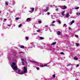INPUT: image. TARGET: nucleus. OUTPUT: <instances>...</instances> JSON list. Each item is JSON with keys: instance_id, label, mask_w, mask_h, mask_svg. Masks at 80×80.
Here are the masks:
<instances>
[{"instance_id": "obj_1", "label": "nucleus", "mask_w": 80, "mask_h": 80, "mask_svg": "<svg viewBox=\"0 0 80 80\" xmlns=\"http://www.w3.org/2000/svg\"><path fill=\"white\" fill-rule=\"evenodd\" d=\"M23 70L24 71L22 73L20 72V70L18 69L17 73H18V74H20V75H22L23 74H25V73H26L27 72V68H26L25 67H24Z\"/></svg>"}, {"instance_id": "obj_2", "label": "nucleus", "mask_w": 80, "mask_h": 80, "mask_svg": "<svg viewBox=\"0 0 80 80\" xmlns=\"http://www.w3.org/2000/svg\"><path fill=\"white\" fill-rule=\"evenodd\" d=\"M16 65V63L15 62H13L12 63V67L15 70H17L18 69L17 68V66H15Z\"/></svg>"}, {"instance_id": "obj_3", "label": "nucleus", "mask_w": 80, "mask_h": 80, "mask_svg": "<svg viewBox=\"0 0 80 80\" xmlns=\"http://www.w3.org/2000/svg\"><path fill=\"white\" fill-rule=\"evenodd\" d=\"M61 8H62V9H66L67 8V7L66 6H61Z\"/></svg>"}, {"instance_id": "obj_4", "label": "nucleus", "mask_w": 80, "mask_h": 80, "mask_svg": "<svg viewBox=\"0 0 80 80\" xmlns=\"http://www.w3.org/2000/svg\"><path fill=\"white\" fill-rule=\"evenodd\" d=\"M31 10H32L30 11V13H32V12H33L34 11V8H31Z\"/></svg>"}, {"instance_id": "obj_5", "label": "nucleus", "mask_w": 80, "mask_h": 80, "mask_svg": "<svg viewBox=\"0 0 80 80\" xmlns=\"http://www.w3.org/2000/svg\"><path fill=\"white\" fill-rule=\"evenodd\" d=\"M30 62H32V63H37V62L34 61H33L31 60V61H30Z\"/></svg>"}, {"instance_id": "obj_6", "label": "nucleus", "mask_w": 80, "mask_h": 80, "mask_svg": "<svg viewBox=\"0 0 80 80\" xmlns=\"http://www.w3.org/2000/svg\"><path fill=\"white\" fill-rule=\"evenodd\" d=\"M60 33H61V32L60 31H58L57 32V34H58V35H60Z\"/></svg>"}, {"instance_id": "obj_7", "label": "nucleus", "mask_w": 80, "mask_h": 80, "mask_svg": "<svg viewBox=\"0 0 80 80\" xmlns=\"http://www.w3.org/2000/svg\"><path fill=\"white\" fill-rule=\"evenodd\" d=\"M75 22V21L74 20H72V21L71 22V25H72L73 23Z\"/></svg>"}, {"instance_id": "obj_8", "label": "nucleus", "mask_w": 80, "mask_h": 80, "mask_svg": "<svg viewBox=\"0 0 80 80\" xmlns=\"http://www.w3.org/2000/svg\"><path fill=\"white\" fill-rule=\"evenodd\" d=\"M20 47L21 48H25V47L23 45L20 46Z\"/></svg>"}, {"instance_id": "obj_9", "label": "nucleus", "mask_w": 80, "mask_h": 80, "mask_svg": "<svg viewBox=\"0 0 80 80\" xmlns=\"http://www.w3.org/2000/svg\"><path fill=\"white\" fill-rule=\"evenodd\" d=\"M69 17V13H68L66 15V17L67 18L68 17Z\"/></svg>"}, {"instance_id": "obj_10", "label": "nucleus", "mask_w": 80, "mask_h": 80, "mask_svg": "<svg viewBox=\"0 0 80 80\" xmlns=\"http://www.w3.org/2000/svg\"><path fill=\"white\" fill-rule=\"evenodd\" d=\"M56 44V42H53L51 44V45H55Z\"/></svg>"}, {"instance_id": "obj_11", "label": "nucleus", "mask_w": 80, "mask_h": 80, "mask_svg": "<svg viewBox=\"0 0 80 80\" xmlns=\"http://www.w3.org/2000/svg\"><path fill=\"white\" fill-rule=\"evenodd\" d=\"M74 60H78V58L77 57H74Z\"/></svg>"}, {"instance_id": "obj_12", "label": "nucleus", "mask_w": 80, "mask_h": 80, "mask_svg": "<svg viewBox=\"0 0 80 80\" xmlns=\"http://www.w3.org/2000/svg\"><path fill=\"white\" fill-rule=\"evenodd\" d=\"M41 40H43V38L42 37H40L39 38Z\"/></svg>"}, {"instance_id": "obj_13", "label": "nucleus", "mask_w": 80, "mask_h": 80, "mask_svg": "<svg viewBox=\"0 0 80 80\" xmlns=\"http://www.w3.org/2000/svg\"><path fill=\"white\" fill-rule=\"evenodd\" d=\"M64 13H65V12L63 11L62 13V16H64Z\"/></svg>"}, {"instance_id": "obj_14", "label": "nucleus", "mask_w": 80, "mask_h": 80, "mask_svg": "<svg viewBox=\"0 0 80 80\" xmlns=\"http://www.w3.org/2000/svg\"><path fill=\"white\" fill-rule=\"evenodd\" d=\"M22 26V24H21L18 25V27H21Z\"/></svg>"}, {"instance_id": "obj_15", "label": "nucleus", "mask_w": 80, "mask_h": 80, "mask_svg": "<svg viewBox=\"0 0 80 80\" xmlns=\"http://www.w3.org/2000/svg\"><path fill=\"white\" fill-rule=\"evenodd\" d=\"M30 20V18H27L26 20H27V21H29V20Z\"/></svg>"}, {"instance_id": "obj_16", "label": "nucleus", "mask_w": 80, "mask_h": 80, "mask_svg": "<svg viewBox=\"0 0 80 80\" xmlns=\"http://www.w3.org/2000/svg\"><path fill=\"white\" fill-rule=\"evenodd\" d=\"M58 23H59V24H61V21H60V20L58 21Z\"/></svg>"}, {"instance_id": "obj_17", "label": "nucleus", "mask_w": 80, "mask_h": 80, "mask_svg": "<svg viewBox=\"0 0 80 80\" xmlns=\"http://www.w3.org/2000/svg\"><path fill=\"white\" fill-rule=\"evenodd\" d=\"M5 3L6 5H8V2H5Z\"/></svg>"}, {"instance_id": "obj_18", "label": "nucleus", "mask_w": 80, "mask_h": 80, "mask_svg": "<svg viewBox=\"0 0 80 80\" xmlns=\"http://www.w3.org/2000/svg\"><path fill=\"white\" fill-rule=\"evenodd\" d=\"M72 65H73V64H68L67 66H72Z\"/></svg>"}, {"instance_id": "obj_19", "label": "nucleus", "mask_w": 80, "mask_h": 80, "mask_svg": "<svg viewBox=\"0 0 80 80\" xmlns=\"http://www.w3.org/2000/svg\"><path fill=\"white\" fill-rule=\"evenodd\" d=\"M53 77V78H55V74H54L53 75H52Z\"/></svg>"}, {"instance_id": "obj_20", "label": "nucleus", "mask_w": 80, "mask_h": 80, "mask_svg": "<svg viewBox=\"0 0 80 80\" xmlns=\"http://www.w3.org/2000/svg\"><path fill=\"white\" fill-rule=\"evenodd\" d=\"M22 65H25V63H24V62H23V61H22Z\"/></svg>"}, {"instance_id": "obj_21", "label": "nucleus", "mask_w": 80, "mask_h": 80, "mask_svg": "<svg viewBox=\"0 0 80 80\" xmlns=\"http://www.w3.org/2000/svg\"><path fill=\"white\" fill-rule=\"evenodd\" d=\"M60 54L61 55H64V53H63V52H61L60 53Z\"/></svg>"}, {"instance_id": "obj_22", "label": "nucleus", "mask_w": 80, "mask_h": 80, "mask_svg": "<svg viewBox=\"0 0 80 80\" xmlns=\"http://www.w3.org/2000/svg\"><path fill=\"white\" fill-rule=\"evenodd\" d=\"M75 9H79V7H77L75 8Z\"/></svg>"}, {"instance_id": "obj_23", "label": "nucleus", "mask_w": 80, "mask_h": 80, "mask_svg": "<svg viewBox=\"0 0 80 80\" xmlns=\"http://www.w3.org/2000/svg\"><path fill=\"white\" fill-rule=\"evenodd\" d=\"M38 22H39V23H42V21H39Z\"/></svg>"}, {"instance_id": "obj_24", "label": "nucleus", "mask_w": 80, "mask_h": 80, "mask_svg": "<svg viewBox=\"0 0 80 80\" xmlns=\"http://www.w3.org/2000/svg\"><path fill=\"white\" fill-rule=\"evenodd\" d=\"M75 37L76 38H78V35H75Z\"/></svg>"}, {"instance_id": "obj_25", "label": "nucleus", "mask_w": 80, "mask_h": 80, "mask_svg": "<svg viewBox=\"0 0 80 80\" xmlns=\"http://www.w3.org/2000/svg\"><path fill=\"white\" fill-rule=\"evenodd\" d=\"M26 40H28L29 39L27 37H26Z\"/></svg>"}, {"instance_id": "obj_26", "label": "nucleus", "mask_w": 80, "mask_h": 80, "mask_svg": "<svg viewBox=\"0 0 80 80\" xmlns=\"http://www.w3.org/2000/svg\"><path fill=\"white\" fill-rule=\"evenodd\" d=\"M65 26H66V24H64V25H63V27H65Z\"/></svg>"}, {"instance_id": "obj_27", "label": "nucleus", "mask_w": 80, "mask_h": 80, "mask_svg": "<svg viewBox=\"0 0 80 80\" xmlns=\"http://www.w3.org/2000/svg\"><path fill=\"white\" fill-rule=\"evenodd\" d=\"M36 69H37V70H39V68H38V67H36Z\"/></svg>"}, {"instance_id": "obj_28", "label": "nucleus", "mask_w": 80, "mask_h": 80, "mask_svg": "<svg viewBox=\"0 0 80 80\" xmlns=\"http://www.w3.org/2000/svg\"><path fill=\"white\" fill-rule=\"evenodd\" d=\"M76 45L77 46V47H78L79 45V44L78 43H76Z\"/></svg>"}, {"instance_id": "obj_29", "label": "nucleus", "mask_w": 80, "mask_h": 80, "mask_svg": "<svg viewBox=\"0 0 80 80\" xmlns=\"http://www.w3.org/2000/svg\"><path fill=\"white\" fill-rule=\"evenodd\" d=\"M55 22V21H53L52 22V23H54Z\"/></svg>"}, {"instance_id": "obj_30", "label": "nucleus", "mask_w": 80, "mask_h": 80, "mask_svg": "<svg viewBox=\"0 0 80 80\" xmlns=\"http://www.w3.org/2000/svg\"><path fill=\"white\" fill-rule=\"evenodd\" d=\"M20 53H24V52H21L19 53V54Z\"/></svg>"}, {"instance_id": "obj_31", "label": "nucleus", "mask_w": 80, "mask_h": 80, "mask_svg": "<svg viewBox=\"0 0 80 80\" xmlns=\"http://www.w3.org/2000/svg\"><path fill=\"white\" fill-rule=\"evenodd\" d=\"M77 15H80V13L78 12V13H76Z\"/></svg>"}, {"instance_id": "obj_32", "label": "nucleus", "mask_w": 80, "mask_h": 80, "mask_svg": "<svg viewBox=\"0 0 80 80\" xmlns=\"http://www.w3.org/2000/svg\"><path fill=\"white\" fill-rule=\"evenodd\" d=\"M54 24H51V26H52V27H53V26H54Z\"/></svg>"}, {"instance_id": "obj_33", "label": "nucleus", "mask_w": 80, "mask_h": 80, "mask_svg": "<svg viewBox=\"0 0 80 80\" xmlns=\"http://www.w3.org/2000/svg\"><path fill=\"white\" fill-rule=\"evenodd\" d=\"M37 32H40V30H38L37 31Z\"/></svg>"}, {"instance_id": "obj_34", "label": "nucleus", "mask_w": 80, "mask_h": 80, "mask_svg": "<svg viewBox=\"0 0 80 80\" xmlns=\"http://www.w3.org/2000/svg\"><path fill=\"white\" fill-rule=\"evenodd\" d=\"M18 19H19V18H16V20H18Z\"/></svg>"}, {"instance_id": "obj_35", "label": "nucleus", "mask_w": 80, "mask_h": 80, "mask_svg": "<svg viewBox=\"0 0 80 80\" xmlns=\"http://www.w3.org/2000/svg\"><path fill=\"white\" fill-rule=\"evenodd\" d=\"M22 61H23V62H25V60H24V59H22Z\"/></svg>"}, {"instance_id": "obj_36", "label": "nucleus", "mask_w": 80, "mask_h": 80, "mask_svg": "<svg viewBox=\"0 0 80 80\" xmlns=\"http://www.w3.org/2000/svg\"><path fill=\"white\" fill-rule=\"evenodd\" d=\"M46 66H47V64L44 65V67H45Z\"/></svg>"}, {"instance_id": "obj_37", "label": "nucleus", "mask_w": 80, "mask_h": 80, "mask_svg": "<svg viewBox=\"0 0 80 80\" xmlns=\"http://www.w3.org/2000/svg\"><path fill=\"white\" fill-rule=\"evenodd\" d=\"M50 15V12H48V15Z\"/></svg>"}, {"instance_id": "obj_38", "label": "nucleus", "mask_w": 80, "mask_h": 80, "mask_svg": "<svg viewBox=\"0 0 80 80\" xmlns=\"http://www.w3.org/2000/svg\"><path fill=\"white\" fill-rule=\"evenodd\" d=\"M78 66H79V64H77V65L76 66V67H78Z\"/></svg>"}, {"instance_id": "obj_39", "label": "nucleus", "mask_w": 80, "mask_h": 80, "mask_svg": "<svg viewBox=\"0 0 80 80\" xmlns=\"http://www.w3.org/2000/svg\"><path fill=\"white\" fill-rule=\"evenodd\" d=\"M58 8L56 9V11H58Z\"/></svg>"}, {"instance_id": "obj_40", "label": "nucleus", "mask_w": 80, "mask_h": 80, "mask_svg": "<svg viewBox=\"0 0 80 80\" xmlns=\"http://www.w3.org/2000/svg\"><path fill=\"white\" fill-rule=\"evenodd\" d=\"M4 21H6V20H7V19H4Z\"/></svg>"}, {"instance_id": "obj_41", "label": "nucleus", "mask_w": 80, "mask_h": 80, "mask_svg": "<svg viewBox=\"0 0 80 80\" xmlns=\"http://www.w3.org/2000/svg\"><path fill=\"white\" fill-rule=\"evenodd\" d=\"M41 67H44V65H42L41 66Z\"/></svg>"}, {"instance_id": "obj_42", "label": "nucleus", "mask_w": 80, "mask_h": 80, "mask_svg": "<svg viewBox=\"0 0 80 80\" xmlns=\"http://www.w3.org/2000/svg\"><path fill=\"white\" fill-rule=\"evenodd\" d=\"M68 28L69 29V30H71V28L70 27H69Z\"/></svg>"}, {"instance_id": "obj_43", "label": "nucleus", "mask_w": 80, "mask_h": 80, "mask_svg": "<svg viewBox=\"0 0 80 80\" xmlns=\"http://www.w3.org/2000/svg\"><path fill=\"white\" fill-rule=\"evenodd\" d=\"M47 11H48V10H47H47L46 9V10H45V12H47Z\"/></svg>"}, {"instance_id": "obj_44", "label": "nucleus", "mask_w": 80, "mask_h": 80, "mask_svg": "<svg viewBox=\"0 0 80 80\" xmlns=\"http://www.w3.org/2000/svg\"><path fill=\"white\" fill-rule=\"evenodd\" d=\"M8 27H10V25H8Z\"/></svg>"}, {"instance_id": "obj_45", "label": "nucleus", "mask_w": 80, "mask_h": 80, "mask_svg": "<svg viewBox=\"0 0 80 80\" xmlns=\"http://www.w3.org/2000/svg\"><path fill=\"white\" fill-rule=\"evenodd\" d=\"M46 10H48V8H46Z\"/></svg>"}, {"instance_id": "obj_46", "label": "nucleus", "mask_w": 80, "mask_h": 80, "mask_svg": "<svg viewBox=\"0 0 80 80\" xmlns=\"http://www.w3.org/2000/svg\"><path fill=\"white\" fill-rule=\"evenodd\" d=\"M1 12H1V11H0V13H1Z\"/></svg>"}, {"instance_id": "obj_47", "label": "nucleus", "mask_w": 80, "mask_h": 80, "mask_svg": "<svg viewBox=\"0 0 80 80\" xmlns=\"http://www.w3.org/2000/svg\"><path fill=\"white\" fill-rule=\"evenodd\" d=\"M48 26H45V27H47Z\"/></svg>"}, {"instance_id": "obj_48", "label": "nucleus", "mask_w": 80, "mask_h": 80, "mask_svg": "<svg viewBox=\"0 0 80 80\" xmlns=\"http://www.w3.org/2000/svg\"><path fill=\"white\" fill-rule=\"evenodd\" d=\"M56 8H57V6H56Z\"/></svg>"}]
</instances>
